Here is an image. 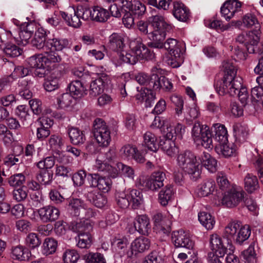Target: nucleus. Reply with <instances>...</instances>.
Masks as SVG:
<instances>
[{
	"label": "nucleus",
	"mask_w": 263,
	"mask_h": 263,
	"mask_svg": "<svg viewBox=\"0 0 263 263\" xmlns=\"http://www.w3.org/2000/svg\"><path fill=\"white\" fill-rule=\"evenodd\" d=\"M46 47L48 50L46 56L35 54L27 60L28 65L35 69V74L40 78L44 77L46 71L51 70L55 63L61 61V57L54 50L62 51L64 49L69 48L70 43L66 39L54 37L46 41Z\"/></svg>",
	"instance_id": "1"
},
{
	"label": "nucleus",
	"mask_w": 263,
	"mask_h": 263,
	"mask_svg": "<svg viewBox=\"0 0 263 263\" xmlns=\"http://www.w3.org/2000/svg\"><path fill=\"white\" fill-rule=\"evenodd\" d=\"M225 74L223 79L217 81L215 84V88L219 96H224L228 93L231 96H235L243 86L242 79L236 77L237 69L231 64L223 62Z\"/></svg>",
	"instance_id": "2"
},
{
	"label": "nucleus",
	"mask_w": 263,
	"mask_h": 263,
	"mask_svg": "<svg viewBox=\"0 0 263 263\" xmlns=\"http://www.w3.org/2000/svg\"><path fill=\"white\" fill-rule=\"evenodd\" d=\"M152 25L148 26L147 22L140 21L137 24L139 31L143 34H149V38L153 41H160L166 35V32L172 28L171 25L167 23L161 15L153 16Z\"/></svg>",
	"instance_id": "3"
},
{
	"label": "nucleus",
	"mask_w": 263,
	"mask_h": 263,
	"mask_svg": "<svg viewBox=\"0 0 263 263\" xmlns=\"http://www.w3.org/2000/svg\"><path fill=\"white\" fill-rule=\"evenodd\" d=\"M129 47L130 50L128 52L125 54L121 52L119 55L120 59L125 63L134 65L140 59L149 60L154 57L153 52L142 43L139 37L130 41Z\"/></svg>",
	"instance_id": "4"
},
{
	"label": "nucleus",
	"mask_w": 263,
	"mask_h": 263,
	"mask_svg": "<svg viewBox=\"0 0 263 263\" xmlns=\"http://www.w3.org/2000/svg\"><path fill=\"white\" fill-rule=\"evenodd\" d=\"M177 164L191 179L196 181L200 177L201 173L199 162L196 156L190 151L180 153L177 158Z\"/></svg>",
	"instance_id": "5"
},
{
	"label": "nucleus",
	"mask_w": 263,
	"mask_h": 263,
	"mask_svg": "<svg viewBox=\"0 0 263 263\" xmlns=\"http://www.w3.org/2000/svg\"><path fill=\"white\" fill-rule=\"evenodd\" d=\"M192 138L194 142L201 145L205 148L212 149V134L208 126L201 125L199 122H195L192 129Z\"/></svg>",
	"instance_id": "6"
},
{
	"label": "nucleus",
	"mask_w": 263,
	"mask_h": 263,
	"mask_svg": "<svg viewBox=\"0 0 263 263\" xmlns=\"http://www.w3.org/2000/svg\"><path fill=\"white\" fill-rule=\"evenodd\" d=\"M34 23L25 22L20 25L19 31L14 29L6 31V35L9 39L13 38L18 45H26L34 31Z\"/></svg>",
	"instance_id": "7"
},
{
	"label": "nucleus",
	"mask_w": 263,
	"mask_h": 263,
	"mask_svg": "<svg viewBox=\"0 0 263 263\" xmlns=\"http://www.w3.org/2000/svg\"><path fill=\"white\" fill-rule=\"evenodd\" d=\"M93 136L100 146L107 147L111 141L110 131L104 121L97 118L94 121Z\"/></svg>",
	"instance_id": "8"
},
{
	"label": "nucleus",
	"mask_w": 263,
	"mask_h": 263,
	"mask_svg": "<svg viewBox=\"0 0 263 263\" xmlns=\"http://www.w3.org/2000/svg\"><path fill=\"white\" fill-rule=\"evenodd\" d=\"M166 178L165 174L162 171L153 172L149 178L144 179L143 177L137 179L136 184L140 187L156 191L164 185Z\"/></svg>",
	"instance_id": "9"
},
{
	"label": "nucleus",
	"mask_w": 263,
	"mask_h": 263,
	"mask_svg": "<svg viewBox=\"0 0 263 263\" xmlns=\"http://www.w3.org/2000/svg\"><path fill=\"white\" fill-rule=\"evenodd\" d=\"M72 9L73 15L63 11H60V15L67 25L74 28H79L81 25V19L84 21L88 20V15L90 14L89 8L78 6L76 9L72 8Z\"/></svg>",
	"instance_id": "10"
},
{
	"label": "nucleus",
	"mask_w": 263,
	"mask_h": 263,
	"mask_svg": "<svg viewBox=\"0 0 263 263\" xmlns=\"http://www.w3.org/2000/svg\"><path fill=\"white\" fill-rule=\"evenodd\" d=\"M171 239L175 248H184L192 250L194 247V241L188 231L183 229L176 230L172 233Z\"/></svg>",
	"instance_id": "11"
},
{
	"label": "nucleus",
	"mask_w": 263,
	"mask_h": 263,
	"mask_svg": "<svg viewBox=\"0 0 263 263\" xmlns=\"http://www.w3.org/2000/svg\"><path fill=\"white\" fill-rule=\"evenodd\" d=\"M145 151H139L136 147L129 144L123 146L120 150V155L123 159H134L138 163L145 161Z\"/></svg>",
	"instance_id": "12"
},
{
	"label": "nucleus",
	"mask_w": 263,
	"mask_h": 263,
	"mask_svg": "<svg viewBox=\"0 0 263 263\" xmlns=\"http://www.w3.org/2000/svg\"><path fill=\"white\" fill-rule=\"evenodd\" d=\"M160 69L156 67H153L152 69L153 73L152 74V81L150 85L154 90H160L162 89L165 91H171L173 87L172 82L167 78L164 76H159L155 72L159 71Z\"/></svg>",
	"instance_id": "13"
},
{
	"label": "nucleus",
	"mask_w": 263,
	"mask_h": 263,
	"mask_svg": "<svg viewBox=\"0 0 263 263\" xmlns=\"http://www.w3.org/2000/svg\"><path fill=\"white\" fill-rule=\"evenodd\" d=\"M243 194L244 192L241 190L232 188L224 193L222 203L228 208L234 207L242 200Z\"/></svg>",
	"instance_id": "14"
},
{
	"label": "nucleus",
	"mask_w": 263,
	"mask_h": 263,
	"mask_svg": "<svg viewBox=\"0 0 263 263\" xmlns=\"http://www.w3.org/2000/svg\"><path fill=\"white\" fill-rule=\"evenodd\" d=\"M241 3L238 0H228L221 7V15L229 21L236 13L241 11Z\"/></svg>",
	"instance_id": "15"
},
{
	"label": "nucleus",
	"mask_w": 263,
	"mask_h": 263,
	"mask_svg": "<svg viewBox=\"0 0 263 263\" xmlns=\"http://www.w3.org/2000/svg\"><path fill=\"white\" fill-rule=\"evenodd\" d=\"M164 47L176 60L182 56L185 51V44L172 38L165 42Z\"/></svg>",
	"instance_id": "16"
},
{
	"label": "nucleus",
	"mask_w": 263,
	"mask_h": 263,
	"mask_svg": "<svg viewBox=\"0 0 263 263\" xmlns=\"http://www.w3.org/2000/svg\"><path fill=\"white\" fill-rule=\"evenodd\" d=\"M261 26L249 31L246 34V48L249 53H254L260 39Z\"/></svg>",
	"instance_id": "17"
},
{
	"label": "nucleus",
	"mask_w": 263,
	"mask_h": 263,
	"mask_svg": "<svg viewBox=\"0 0 263 263\" xmlns=\"http://www.w3.org/2000/svg\"><path fill=\"white\" fill-rule=\"evenodd\" d=\"M93 169L103 172L109 178H115L118 176V172L117 168L109 165L108 162L104 161L102 155L98 156Z\"/></svg>",
	"instance_id": "18"
},
{
	"label": "nucleus",
	"mask_w": 263,
	"mask_h": 263,
	"mask_svg": "<svg viewBox=\"0 0 263 263\" xmlns=\"http://www.w3.org/2000/svg\"><path fill=\"white\" fill-rule=\"evenodd\" d=\"M40 218L43 222L54 221L60 216L59 209L52 205L45 206L37 210Z\"/></svg>",
	"instance_id": "19"
},
{
	"label": "nucleus",
	"mask_w": 263,
	"mask_h": 263,
	"mask_svg": "<svg viewBox=\"0 0 263 263\" xmlns=\"http://www.w3.org/2000/svg\"><path fill=\"white\" fill-rule=\"evenodd\" d=\"M154 229L158 233L167 234L171 231L170 221L161 213H156L153 217Z\"/></svg>",
	"instance_id": "20"
},
{
	"label": "nucleus",
	"mask_w": 263,
	"mask_h": 263,
	"mask_svg": "<svg viewBox=\"0 0 263 263\" xmlns=\"http://www.w3.org/2000/svg\"><path fill=\"white\" fill-rule=\"evenodd\" d=\"M240 225L238 222L232 221L229 223L224 229L223 237L227 240V247H229L230 250H233L234 248L232 241H234L237 233L240 229Z\"/></svg>",
	"instance_id": "21"
},
{
	"label": "nucleus",
	"mask_w": 263,
	"mask_h": 263,
	"mask_svg": "<svg viewBox=\"0 0 263 263\" xmlns=\"http://www.w3.org/2000/svg\"><path fill=\"white\" fill-rule=\"evenodd\" d=\"M135 231L140 234L147 235L151 231L149 219L145 215L137 216L134 222Z\"/></svg>",
	"instance_id": "22"
},
{
	"label": "nucleus",
	"mask_w": 263,
	"mask_h": 263,
	"mask_svg": "<svg viewBox=\"0 0 263 263\" xmlns=\"http://www.w3.org/2000/svg\"><path fill=\"white\" fill-rule=\"evenodd\" d=\"M210 246L211 250L220 257H223L227 253V247L224 245L221 237L217 234L210 235Z\"/></svg>",
	"instance_id": "23"
},
{
	"label": "nucleus",
	"mask_w": 263,
	"mask_h": 263,
	"mask_svg": "<svg viewBox=\"0 0 263 263\" xmlns=\"http://www.w3.org/2000/svg\"><path fill=\"white\" fill-rule=\"evenodd\" d=\"M123 6L137 17L142 16L146 12V6L139 0H124Z\"/></svg>",
	"instance_id": "24"
},
{
	"label": "nucleus",
	"mask_w": 263,
	"mask_h": 263,
	"mask_svg": "<svg viewBox=\"0 0 263 263\" xmlns=\"http://www.w3.org/2000/svg\"><path fill=\"white\" fill-rule=\"evenodd\" d=\"M151 246L150 240L146 237L140 236L132 241L130 249L132 255H136L148 250Z\"/></svg>",
	"instance_id": "25"
},
{
	"label": "nucleus",
	"mask_w": 263,
	"mask_h": 263,
	"mask_svg": "<svg viewBox=\"0 0 263 263\" xmlns=\"http://www.w3.org/2000/svg\"><path fill=\"white\" fill-rule=\"evenodd\" d=\"M216 189L215 181L212 179L204 180L197 187L196 194L200 197H207L212 194Z\"/></svg>",
	"instance_id": "26"
},
{
	"label": "nucleus",
	"mask_w": 263,
	"mask_h": 263,
	"mask_svg": "<svg viewBox=\"0 0 263 263\" xmlns=\"http://www.w3.org/2000/svg\"><path fill=\"white\" fill-rule=\"evenodd\" d=\"M89 11L90 14L88 15V19L91 17L92 20L98 22H106L110 17L109 12L100 6L93 7L92 10L89 9Z\"/></svg>",
	"instance_id": "27"
},
{
	"label": "nucleus",
	"mask_w": 263,
	"mask_h": 263,
	"mask_svg": "<svg viewBox=\"0 0 263 263\" xmlns=\"http://www.w3.org/2000/svg\"><path fill=\"white\" fill-rule=\"evenodd\" d=\"M142 145L152 152H156L159 147L157 136L151 132H145L143 135Z\"/></svg>",
	"instance_id": "28"
},
{
	"label": "nucleus",
	"mask_w": 263,
	"mask_h": 263,
	"mask_svg": "<svg viewBox=\"0 0 263 263\" xmlns=\"http://www.w3.org/2000/svg\"><path fill=\"white\" fill-rule=\"evenodd\" d=\"M110 48L117 51H122L125 46L124 36L122 33H113L109 36Z\"/></svg>",
	"instance_id": "29"
},
{
	"label": "nucleus",
	"mask_w": 263,
	"mask_h": 263,
	"mask_svg": "<svg viewBox=\"0 0 263 263\" xmlns=\"http://www.w3.org/2000/svg\"><path fill=\"white\" fill-rule=\"evenodd\" d=\"M69 227L73 232L78 234L90 232L93 228L92 224L89 221L81 220L72 221Z\"/></svg>",
	"instance_id": "30"
},
{
	"label": "nucleus",
	"mask_w": 263,
	"mask_h": 263,
	"mask_svg": "<svg viewBox=\"0 0 263 263\" xmlns=\"http://www.w3.org/2000/svg\"><path fill=\"white\" fill-rule=\"evenodd\" d=\"M216 152L226 158L235 156L237 152V147L234 143L228 142L219 144L215 147Z\"/></svg>",
	"instance_id": "31"
},
{
	"label": "nucleus",
	"mask_w": 263,
	"mask_h": 263,
	"mask_svg": "<svg viewBox=\"0 0 263 263\" xmlns=\"http://www.w3.org/2000/svg\"><path fill=\"white\" fill-rule=\"evenodd\" d=\"M173 15L181 22H185L190 16L189 10L182 3H174Z\"/></svg>",
	"instance_id": "32"
},
{
	"label": "nucleus",
	"mask_w": 263,
	"mask_h": 263,
	"mask_svg": "<svg viewBox=\"0 0 263 263\" xmlns=\"http://www.w3.org/2000/svg\"><path fill=\"white\" fill-rule=\"evenodd\" d=\"M88 200L98 208H102L107 203L106 196L98 192H90L87 195Z\"/></svg>",
	"instance_id": "33"
},
{
	"label": "nucleus",
	"mask_w": 263,
	"mask_h": 263,
	"mask_svg": "<svg viewBox=\"0 0 263 263\" xmlns=\"http://www.w3.org/2000/svg\"><path fill=\"white\" fill-rule=\"evenodd\" d=\"M200 161L202 165L210 173H213L217 171V161L210 154L203 152L201 156Z\"/></svg>",
	"instance_id": "34"
},
{
	"label": "nucleus",
	"mask_w": 263,
	"mask_h": 263,
	"mask_svg": "<svg viewBox=\"0 0 263 263\" xmlns=\"http://www.w3.org/2000/svg\"><path fill=\"white\" fill-rule=\"evenodd\" d=\"M174 194L173 186L171 185H166L158 195V200L160 204L164 206L167 205L173 199Z\"/></svg>",
	"instance_id": "35"
},
{
	"label": "nucleus",
	"mask_w": 263,
	"mask_h": 263,
	"mask_svg": "<svg viewBox=\"0 0 263 263\" xmlns=\"http://www.w3.org/2000/svg\"><path fill=\"white\" fill-rule=\"evenodd\" d=\"M233 130L236 141L243 143L246 141L249 135V130L247 125L237 123L234 125Z\"/></svg>",
	"instance_id": "36"
},
{
	"label": "nucleus",
	"mask_w": 263,
	"mask_h": 263,
	"mask_svg": "<svg viewBox=\"0 0 263 263\" xmlns=\"http://www.w3.org/2000/svg\"><path fill=\"white\" fill-rule=\"evenodd\" d=\"M70 94L74 98H81L87 93V90L80 81L71 82L68 86Z\"/></svg>",
	"instance_id": "37"
},
{
	"label": "nucleus",
	"mask_w": 263,
	"mask_h": 263,
	"mask_svg": "<svg viewBox=\"0 0 263 263\" xmlns=\"http://www.w3.org/2000/svg\"><path fill=\"white\" fill-rule=\"evenodd\" d=\"M57 103L61 109H66L72 107L76 103L74 97L69 93H64L57 98Z\"/></svg>",
	"instance_id": "38"
},
{
	"label": "nucleus",
	"mask_w": 263,
	"mask_h": 263,
	"mask_svg": "<svg viewBox=\"0 0 263 263\" xmlns=\"http://www.w3.org/2000/svg\"><path fill=\"white\" fill-rule=\"evenodd\" d=\"M159 146L166 155L171 157L173 156L178 151L174 140L161 139Z\"/></svg>",
	"instance_id": "39"
},
{
	"label": "nucleus",
	"mask_w": 263,
	"mask_h": 263,
	"mask_svg": "<svg viewBox=\"0 0 263 263\" xmlns=\"http://www.w3.org/2000/svg\"><path fill=\"white\" fill-rule=\"evenodd\" d=\"M68 135L71 142L74 145L82 144L86 140L83 132L78 128H70L68 130Z\"/></svg>",
	"instance_id": "40"
},
{
	"label": "nucleus",
	"mask_w": 263,
	"mask_h": 263,
	"mask_svg": "<svg viewBox=\"0 0 263 263\" xmlns=\"http://www.w3.org/2000/svg\"><path fill=\"white\" fill-rule=\"evenodd\" d=\"M215 133V140L219 142V144L226 143L228 141V134L224 125L220 123H216L213 125Z\"/></svg>",
	"instance_id": "41"
},
{
	"label": "nucleus",
	"mask_w": 263,
	"mask_h": 263,
	"mask_svg": "<svg viewBox=\"0 0 263 263\" xmlns=\"http://www.w3.org/2000/svg\"><path fill=\"white\" fill-rule=\"evenodd\" d=\"M85 204L80 199H71L68 205V210L73 216H79L83 211Z\"/></svg>",
	"instance_id": "42"
},
{
	"label": "nucleus",
	"mask_w": 263,
	"mask_h": 263,
	"mask_svg": "<svg viewBox=\"0 0 263 263\" xmlns=\"http://www.w3.org/2000/svg\"><path fill=\"white\" fill-rule=\"evenodd\" d=\"M198 220L208 230L213 229L215 224L214 217L205 212H201L198 214Z\"/></svg>",
	"instance_id": "43"
},
{
	"label": "nucleus",
	"mask_w": 263,
	"mask_h": 263,
	"mask_svg": "<svg viewBox=\"0 0 263 263\" xmlns=\"http://www.w3.org/2000/svg\"><path fill=\"white\" fill-rule=\"evenodd\" d=\"M11 257L13 259L25 260L29 257V252L24 247L18 245L12 248Z\"/></svg>",
	"instance_id": "44"
},
{
	"label": "nucleus",
	"mask_w": 263,
	"mask_h": 263,
	"mask_svg": "<svg viewBox=\"0 0 263 263\" xmlns=\"http://www.w3.org/2000/svg\"><path fill=\"white\" fill-rule=\"evenodd\" d=\"M245 188L250 193L254 192L259 187L258 181L256 176L248 174L244 179Z\"/></svg>",
	"instance_id": "45"
},
{
	"label": "nucleus",
	"mask_w": 263,
	"mask_h": 263,
	"mask_svg": "<svg viewBox=\"0 0 263 263\" xmlns=\"http://www.w3.org/2000/svg\"><path fill=\"white\" fill-rule=\"evenodd\" d=\"M200 115V111L195 102L186 105L185 118L187 121H192L197 119Z\"/></svg>",
	"instance_id": "46"
},
{
	"label": "nucleus",
	"mask_w": 263,
	"mask_h": 263,
	"mask_svg": "<svg viewBox=\"0 0 263 263\" xmlns=\"http://www.w3.org/2000/svg\"><path fill=\"white\" fill-rule=\"evenodd\" d=\"M250 235L251 229L248 225H245L242 227L240 226V229L237 233L234 241L236 243L241 245L249 238Z\"/></svg>",
	"instance_id": "47"
},
{
	"label": "nucleus",
	"mask_w": 263,
	"mask_h": 263,
	"mask_svg": "<svg viewBox=\"0 0 263 263\" xmlns=\"http://www.w3.org/2000/svg\"><path fill=\"white\" fill-rule=\"evenodd\" d=\"M76 239L77 246L82 249L89 248L92 243V237L90 232L78 234Z\"/></svg>",
	"instance_id": "48"
},
{
	"label": "nucleus",
	"mask_w": 263,
	"mask_h": 263,
	"mask_svg": "<svg viewBox=\"0 0 263 263\" xmlns=\"http://www.w3.org/2000/svg\"><path fill=\"white\" fill-rule=\"evenodd\" d=\"M128 196L132 208L137 209L143 202V195L141 191L137 190L128 191Z\"/></svg>",
	"instance_id": "49"
},
{
	"label": "nucleus",
	"mask_w": 263,
	"mask_h": 263,
	"mask_svg": "<svg viewBox=\"0 0 263 263\" xmlns=\"http://www.w3.org/2000/svg\"><path fill=\"white\" fill-rule=\"evenodd\" d=\"M104 82L99 78L92 80L90 84L89 94L92 97H96L103 91Z\"/></svg>",
	"instance_id": "50"
},
{
	"label": "nucleus",
	"mask_w": 263,
	"mask_h": 263,
	"mask_svg": "<svg viewBox=\"0 0 263 263\" xmlns=\"http://www.w3.org/2000/svg\"><path fill=\"white\" fill-rule=\"evenodd\" d=\"M58 242L52 238H47L43 245V253L46 255L54 253L57 250Z\"/></svg>",
	"instance_id": "51"
},
{
	"label": "nucleus",
	"mask_w": 263,
	"mask_h": 263,
	"mask_svg": "<svg viewBox=\"0 0 263 263\" xmlns=\"http://www.w3.org/2000/svg\"><path fill=\"white\" fill-rule=\"evenodd\" d=\"M30 85L26 80H22L18 83V94L23 98L29 100L32 97V93L29 90Z\"/></svg>",
	"instance_id": "52"
},
{
	"label": "nucleus",
	"mask_w": 263,
	"mask_h": 263,
	"mask_svg": "<svg viewBox=\"0 0 263 263\" xmlns=\"http://www.w3.org/2000/svg\"><path fill=\"white\" fill-rule=\"evenodd\" d=\"M116 167L118 172V175L120 174L124 177H127L133 179L135 176L134 171L132 167L129 166L124 164L121 162H118L116 164Z\"/></svg>",
	"instance_id": "53"
},
{
	"label": "nucleus",
	"mask_w": 263,
	"mask_h": 263,
	"mask_svg": "<svg viewBox=\"0 0 263 263\" xmlns=\"http://www.w3.org/2000/svg\"><path fill=\"white\" fill-rule=\"evenodd\" d=\"M62 258L64 263H77L80 255L75 250L67 249L63 253Z\"/></svg>",
	"instance_id": "54"
},
{
	"label": "nucleus",
	"mask_w": 263,
	"mask_h": 263,
	"mask_svg": "<svg viewBox=\"0 0 263 263\" xmlns=\"http://www.w3.org/2000/svg\"><path fill=\"white\" fill-rule=\"evenodd\" d=\"M25 243L28 248L33 249L40 246L41 240L37 234L30 233L26 237Z\"/></svg>",
	"instance_id": "55"
},
{
	"label": "nucleus",
	"mask_w": 263,
	"mask_h": 263,
	"mask_svg": "<svg viewBox=\"0 0 263 263\" xmlns=\"http://www.w3.org/2000/svg\"><path fill=\"white\" fill-rule=\"evenodd\" d=\"M243 25L247 28H250L254 26L256 28L258 25H260L256 16L250 13H247L242 17Z\"/></svg>",
	"instance_id": "56"
},
{
	"label": "nucleus",
	"mask_w": 263,
	"mask_h": 263,
	"mask_svg": "<svg viewBox=\"0 0 263 263\" xmlns=\"http://www.w3.org/2000/svg\"><path fill=\"white\" fill-rule=\"evenodd\" d=\"M116 198L118 205L122 209H126L131 204L128 191L118 193Z\"/></svg>",
	"instance_id": "57"
},
{
	"label": "nucleus",
	"mask_w": 263,
	"mask_h": 263,
	"mask_svg": "<svg viewBox=\"0 0 263 263\" xmlns=\"http://www.w3.org/2000/svg\"><path fill=\"white\" fill-rule=\"evenodd\" d=\"M48 144L52 151L55 152L60 150L63 145L62 137L58 135H51L48 140Z\"/></svg>",
	"instance_id": "58"
},
{
	"label": "nucleus",
	"mask_w": 263,
	"mask_h": 263,
	"mask_svg": "<svg viewBox=\"0 0 263 263\" xmlns=\"http://www.w3.org/2000/svg\"><path fill=\"white\" fill-rule=\"evenodd\" d=\"M86 172L84 170H79L74 173L71 177L74 186H81L85 181Z\"/></svg>",
	"instance_id": "59"
},
{
	"label": "nucleus",
	"mask_w": 263,
	"mask_h": 263,
	"mask_svg": "<svg viewBox=\"0 0 263 263\" xmlns=\"http://www.w3.org/2000/svg\"><path fill=\"white\" fill-rule=\"evenodd\" d=\"M172 103L175 106L176 114L178 116H180L182 113L183 108L184 101L180 96L173 95L170 98Z\"/></svg>",
	"instance_id": "60"
},
{
	"label": "nucleus",
	"mask_w": 263,
	"mask_h": 263,
	"mask_svg": "<svg viewBox=\"0 0 263 263\" xmlns=\"http://www.w3.org/2000/svg\"><path fill=\"white\" fill-rule=\"evenodd\" d=\"M217 183L219 189L222 191L228 189L230 186L227 175L223 172H218L216 177Z\"/></svg>",
	"instance_id": "61"
},
{
	"label": "nucleus",
	"mask_w": 263,
	"mask_h": 263,
	"mask_svg": "<svg viewBox=\"0 0 263 263\" xmlns=\"http://www.w3.org/2000/svg\"><path fill=\"white\" fill-rule=\"evenodd\" d=\"M86 263H106L103 255L99 253H89L85 255Z\"/></svg>",
	"instance_id": "62"
},
{
	"label": "nucleus",
	"mask_w": 263,
	"mask_h": 263,
	"mask_svg": "<svg viewBox=\"0 0 263 263\" xmlns=\"http://www.w3.org/2000/svg\"><path fill=\"white\" fill-rule=\"evenodd\" d=\"M37 181L42 184L47 185L50 184L53 180V174L48 171H43L36 176Z\"/></svg>",
	"instance_id": "63"
},
{
	"label": "nucleus",
	"mask_w": 263,
	"mask_h": 263,
	"mask_svg": "<svg viewBox=\"0 0 263 263\" xmlns=\"http://www.w3.org/2000/svg\"><path fill=\"white\" fill-rule=\"evenodd\" d=\"M242 256L245 263H257V258L253 247H249L247 250L243 251Z\"/></svg>",
	"instance_id": "64"
}]
</instances>
